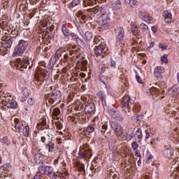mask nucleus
<instances>
[{
	"instance_id": "1",
	"label": "nucleus",
	"mask_w": 179,
	"mask_h": 179,
	"mask_svg": "<svg viewBox=\"0 0 179 179\" xmlns=\"http://www.w3.org/2000/svg\"><path fill=\"white\" fill-rule=\"evenodd\" d=\"M27 47H29V41L23 39L20 40L17 47L13 50V57L15 58L22 56L24 50H27Z\"/></svg>"
},
{
	"instance_id": "9",
	"label": "nucleus",
	"mask_w": 179,
	"mask_h": 179,
	"mask_svg": "<svg viewBox=\"0 0 179 179\" xmlns=\"http://www.w3.org/2000/svg\"><path fill=\"white\" fill-rule=\"evenodd\" d=\"M116 37L117 38L116 45H120L121 41H124V37H125V31L124 30V28L120 27L116 29Z\"/></svg>"
},
{
	"instance_id": "52",
	"label": "nucleus",
	"mask_w": 179,
	"mask_h": 179,
	"mask_svg": "<svg viewBox=\"0 0 179 179\" xmlns=\"http://www.w3.org/2000/svg\"><path fill=\"white\" fill-rule=\"evenodd\" d=\"M136 79L137 82H138V83H142V78H141V76L136 75Z\"/></svg>"
},
{
	"instance_id": "31",
	"label": "nucleus",
	"mask_w": 179,
	"mask_h": 179,
	"mask_svg": "<svg viewBox=\"0 0 179 179\" xmlns=\"http://www.w3.org/2000/svg\"><path fill=\"white\" fill-rule=\"evenodd\" d=\"M0 142L1 143H4L7 146H9V145H10V141H9V138H8L7 136L0 138Z\"/></svg>"
},
{
	"instance_id": "47",
	"label": "nucleus",
	"mask_w": 179,
	"mask_h": 179,
	"mask_svg": "<svg viewBox=\"0 0 179 179\" xmlns=\"http://www.w3.org/2000/svg\"><path fill=\"white\" fill-rule=\"evenodd\" d=\"M134 152L136 157H139V159H141L142 155H141V152H139V150H134Z\"/></svg>"
},
{
	"instance_id": "41",
	"label": "nucleus",
	"mask_w": 179,
	"mask_h": 179,
	"mask_svg": "<svg viewBox=\"0 0 179 179\" xmlns=\"http://www.w3.org/2000/svg\"><path fill=\"white\" fill-rule=\"evenodd\" d=\"M46 141H50V134L41 137V142H43V143H45Z\"/></svg>"
},
{
	"instance_id": "30",
	"label": "nucleus",
	"mask_w": 179,
	"mask_h": 179,
	"mask_svg": "<svg viewBox=\"0 0 179 179\" xmlns=\"http://www.w3.org/2000/svg\"><path fill=\"white\" fill-rule=\"evenodd\" d=\"M164 155L166 157H171V156H173V150L171 148H168L164 151Z\"/></svg>"
},
{
	"instance_id": "6",
	"label": "nucleus",
	"mask_w": 179,
	"mask_h": 179,
	"mask_svg": "<svg viewBox=\"0 0 179 179\" xmlns=\"http://www.w3.org/2000/svg\"><path fill=\"white\" fill-rule=\"evenodd\" d=\"M99 69H100V73H101L99 75V80H101V82L106 86V89H110L107 86L108 81L107 80V78H106V76L103 75V73H106V72H107V67H106V64H101L99 66Z\"/></svg>"
},
{
	"instance_id": "23",
	"label": "nucleus",
	"mask_w": 179,
	"mask_h": 179,
	"mask_svg": "<svg viewBox=\"0 0 179 179\" xmlns=\"http://www.w3.org/2000/svg\"><path fill=\"white\" fill-rule=\"evenodd\" d=\"M135 139H138V142H141V141H142V129H141V128H138L136 133H135Z\"/></svg>"
},
{
	"instance_id": "12",
	"label": "nucleus",
	"mask_w": 179,
	"mask_h": 179,
	"mask_svg": "<svg viewBox=\"0 0 179 179\" xmlns=\"http://www.w3.org/2000/svg\"><path fill=\"white\" fill-rule=\"evenodd\" d=\"M6 107H7V108H16V107L17 106V102H16V101H15L14 99H7L5 103H4Z\"/></svg>"
},
{
	"instance_id": "26",
	"label": "nucleus",
	"mask_w": 179,
	"mask_h": 179,
	"mask_svg": "<svg viewBox=\"0 0 179 179\" xmlns=\"http://www.w3.org/2000/svg\"><path fill=\"white\" fill-rule=\"evenodd\" d=\"M124 2L130 5L131 8H136V5H138V1L136 0H124Z\"/></svg>"
},
{
	"instance_id": "7",
	"label": "nucleus",
	"mask_w": 179,
	"mask_h": 179,
	"mask_svg": "<svg viewBox=\"0 0 179 179\" xmlns=\"http://www.w3.org/2000/svg\"><path fill=\"white\" fill-rule=\"evenodd\" d=\"M110 21V13H108V10H107V11L103 13L99 17V23L100 26H106V24H108Z\"/></svg>"
},
{
	"instance_id": "13",
	"label": "nucleus",
	"mask_w": 179,
	"mask_h": 179,
	"mask_svg": "<svg viewBox=\"0 0 179 179\" xmlns=\"http://www.w3.org/2000/svg\"><path fill=\"white\" fill-rule=\"evenodd\" d=\"M110 115H112L113 118H115V120H117V121L124 120V117H122V116L121 115V114H120V112L118 110H114L113 109H111L110 111Z\"/></svg>"
},
{
	"instance_id": "37",
	"label": "nucleus",
	"mask_w": 179,
	"mask_h": 179,
	"mask_svg": "<svg viewBox=\"0 0 179 179\" xmlns=\"http://www.w3.org/2000/svg\"><path fill=\"white\" fill-rule=\"evenodd\" d=\"M167 55H164L162 57H161V62L162 64H169V59L167 58Z\"/></svg>"
},
{
	"instance_id": "38",
	"label": "nucleus",
	"mask_w": 179,
	"mask_h": 179,
	"mask_svg": "<svg viewBox=\"0 0 179 179\" xmlns=\"http://www.w3.org/2000/svg\"><path fill=\"white\" fill-rule=\"evenodd\" d=\"M131 148L134 151L138 150V148H139V144L136 141H134L131 143Z\"/></svg>"
},
{
	"instance_id": "32",
	"label": "nucleus",
	"mask_w": 179,
	"mask_h": 179,
	"mask_svg": "<svg viewBox=\"0 0 179 179\" xmlns=\"http://www.w3.org/2000/svg\"><path fill=\"white\" fill-rule=\"evenodd\" d=\"M30 132V127L29 126H25L23 128V135L26 136V138H29V134Z\"/></svg>"
},
{
	"instance_id": "19",
	"label": "nucleus",
	"mask_w": 179,
	"mask_h": 179,
	"mask_svg": "<svg viewBox=\"0 0 179 179\" xmlns=\"http://www.w3.org/2000/svg\"><path fill=\"white\" fill-rule=\"evenodd\" d=\"M57 61H58L55 57H52L50 59V61L48 62V63L47 64H45V67L48 68V69H52V68H54V65H55V64H57Z\"/></svg>"
},
{
	"instance_id": "42",
	"label": "nucleus",
	"mask_w": 179,
	"mask_h": 179,
	"mask_svg": "<svg viewBox=\"0 0 179 179\" xmlns=\"http://www.w3.org/2000/svg\"><path fill=\"white\" fill-rule=\"evenodd\" d=\"M80 3V1L79 0H73L71 1V6L72 8H75V6H78Z\"/></svg>"
},
{
	"instance_id": "2",
	"label": "nucleus",
	"mask_w": 179,
	"mask_h": 179,
	"mask_svg": "<svg viewBox=\"0 0 179 179\" xmlns=\"http://www.w3.org/2000/svg\"><path fill=\"white\" fill-rule=\"evenodd\" d=\"M92 157V148L87 143H85L80 148L78 152V159H90Z\"/></svg>"
},
{
	"instance_id": "55",
	"label": "nucleus",
	"mask_w": 179,
	"mask_h": 179,
	"mask_svg": "<svg viewBox=\"0 0 179 179\" xmlns=\"http://www.w3.org/2000/svg\"><path fill=\"white\" fill-rule=\"evenodd\" d=\"M150 138V134L148 130H145V139H149Z\"/></svg>"
},
{
	"instance_id": "3",
	"label": "nucleus",
	"mask_w": 179,
	"mask_h": 179,
	"mask_svg": "<svg viewBox=\"0 0 179 179\" xmlns=\"http://www.w3.org/2000/svg\"><path fill=\"white\" fill-rule=\"evenodd\" d=\"M15 65L19 71H23V69H27V66L30 65V60L29 57L18 58L15 62Z\"/></svg>"
},
{
	"instance_id": "36",
	"label": "nucleus",
	"mask_w": 179,
	"mask_h": 179,
	"mask_svg": "<svg viewBox=\"0 0 179 179\" xmlns=\"http://www.w3.org/2000/svg\"><path fill=\"white\" fill-rule=\"evenodd\" d=\"M131 31L133 36H138V34H139V30H138V27H132Z\"/></svg>"
},
{
	"instance_id": "39",
	"label": "nucleus",
	"mask_w": 179,
	"mask_h": 179,
	"mask_svg": "<svg viewBox=\"0 0 179 179\" xmlns=\"http://www.w3.org/2000/svg\"><path fill=\"white\" fill-rule=\"evenodd\" d=\"M78 169L80 171H83V173H85V164H81V163H78L77 164Z\"/></svg>"
},
{
	"instance_id": "53",
	"label": "nucleus",
	"mask_w": 179,
	"mask_h": 179,
	"mask_svg": "<svg viewBox=\"0 0 179 179\" xmlns=\"http://www.w3.org/2000/svg\"><path fill=\"white\" fill-rule=\"evenodd\" d=\"M68 176H69V173H60L59 176L60 177H63V178H66V177H68Z\"/></svg>"
},
{
	"instance_id": "20",
	"label": "nucleus",
	"mask_w": 179,
	"mask_h": 179,
	"mask_svg": "<svg viewBox=\"0 0 179 179\" xmlns=\"http://www.w3.org/2000/svg\"><path fill=\"white\" fill-rule=\"evenodd\" d=\"M62 31L64 37H69V36H71V32L66 28V22H64L62 25Z\"/></svg>"
},
{
	"instance_id": "14",
	"label": "nucleus",
	"mask_w": 179,
	"mask_h": 179,
	"mask_svg": "<svg viewBox=\"0 0 179 179\" xmlns=\"http://www.w3.org/2000/svg\"><path fill=\"white\" fill-rule=\"evenodd\" d=\"M85 111L87 114H93V113L96 111V107L94 106V103H87L85 107Z\"/></svg>"
},
{
	"instance_id": "10",
	"label": "nucleus",
	"mask_w": 179,
	"mask_h": 179,
	"mask_svg": "<svg viewBox=\"0 0 179 179\" xmlns=\"http://www.w3.org/2000/svg\"><path fill=\"white\" fill-rule=\"evenodd\" d=\"M123 106H122V111H124L125 114H127V109H128V112L129 113V108H131V104H132L129 101V96H124L122 99Z\"/></svg>"
},
{
	"instance_id": "29",
	"label": "nucleus",
	"mask_w": 179,
	"mask_h": 179,
	"mask_svg": "<svg viewBox=\"0 0 179 179\" xmlns=\"http://www.w3.org/2000/svg\"><path fill=\"white\" fill-rule=\"evenodd\" d=\"M34 159L36 164H41V163H43V162H41V159H43V157H41L40 154L35 155Z\"/></svg>"
},
{
	"instance_id": "58",
	"label": "nucleus",
	"mask_w": 179,
	"mask_h": 179,
	"mask_svg": "<svg viewBox=\"0 0 179 179\" xmlns=\"http://www.w3.org/2000/svg\"><path fill=\"white\" fill-rule=\"evenodd\" d=\"M127 139H129V141H131V139H132V138H134V136H132V134H127Z\"/></svg>"
},
{
	"instance_id": "15",
	"label": "nucleus",
	"mask_w": 179,
	"mask_h": 179,
	"mask_svg": "<svg viewBox=\"0 0 179 179\" xmlns=\"http://www.w3.org/2000/svg\"><path fill=\"white\" fill-rule=\"evenodd\" d=\"M162 73H164V67L159 66L155 68L154 75L155 78H160Z\"/></svg>"
},
{
	"instance_id": "49",
	"label": "nucleus",
	"mask_w": 179,
	"mask_h": 179,
	"mask_svg": "<svg viewBox=\"0 0 179 179\" xmlns=\"http://www.w3.org/2000/svg\"><path fill=\"white\" fill-rule=\"evenodd\" d=\"M110 66L111 68L115 69V66H117V62L114 60H111Z\"/></svg>"
},
{
	"instance_id": "22",
	"label": "nucleus",
	"mask_w": 179,
	"mask_h": 179,
	"mask_svg": "<svg viewBox=\"0 0 179 179\" xmlns=\"http://www.w3.org/2000/svg\"><path fill=\"white\" fill-rule=\"evenodd\" d=\"M47 169V166H40L38 168V172L36 176H38L39 177H41V176H44L45 175V170Z\"/></svg>"
},
{
	"instance_id": "35",
	"label": "nucleus",
	"mask_w": 179,
	"mask_h": 179,
	"mask_svg": "<svg viewBox=\"0 0 179 179\" xmlns=\"http://www.w3.org/2000/svg\"><path fill=\"white\" fill-rule=\"evenodd\" d=\"M56 58V59H59L61 57H62V50H57L55 52V54L53 55Z\"/></svg>"
},
{
	"instance_id": "34",
	"label": "nucleus",
	"mask_w": 179,
	"mask_h": 179,
	"mask_svg": "<svg viewBox=\"0 0 179 179\" xmlns=\"http://www.w3.org/2000/svg\"><path fill=\"white\" fill-rule=\"evenodd\" d=\"M59 114H61V110H59V108H53V110L52 112V115H53V117H58Z\"/></svg>"
},
{
	"instance_id": "11",
	"label": "nucleus",
	"mask_w": 179,
	"mask_h": 179,
	"mask_svg": "<svg viewBox=\"0 0 179 179\" xmlns=\"http://www.w3.org/2000/svg\"><path fill=\"white\" fill-rule=\"evenodd\" d=\"M3 43H1V47L3 48H10L12 47V44H13V41H12V38H8L6 40H5V38H1Z\"/></svg>"
},
{
	"instance_id": "50",
	"label": "nucleus",
	"mask_w": 179,
	"mask_h": 179,
	"mask_svg": "<svg viewBox=\"0 0 179 179\" xmlns=\"http://www.w3.org/2000/svg\"><path fill=\"white\" fill-rule=\"evenodd\" d=\"M87 129L90 133H92L94 131V127L93 126H89Z\"/></svg>"
},
{
	"instance_id": "28",
	"label": "nucleus",
	"mask_w": 179,
	"mask_h": 179,
	"mask_svg": "<svg viewBox=\"0 0 179 179\" xmlns=\"http://www.w3.org/2000/svg\"><path fill=\"white\" fill-rule=\"evenodd\" d=\"M41 76L43 78V80H48L50 79V73L48 71H42Z\"/></svg>"
},
{
	"instance_id": "60",
	"label": "nucleus",
	"mask_w": 179,
	"mask_h": 179,
	"mask_svg": "<svg viewBox=\"0 0 179 179\" xmlns=\"http://www.w3.org/2000/svg\"><path fill=\"white\" fill-rule=\"evenodd\" d=\"M153 47H155V43L151 42L148 46V48H153Z\"/></svg>"
},
{
	"instance_id": "59",
	"label": "nucleus",
	"mask_w": 179,
	"mask_h": 179,
	"mask_svg": "<svg viewBox=\"0 0 179 179\" xmlns=\"http://www.w3.org/2000/svg\"><path fill=\"white\" fill-rule=\"evenodd\" d=\"M28 103L31 106L33 105V98H29L28 99Z\"/></svg>"
},
{
	"instance_id": "16",
	"label": "nucleus",
	"mask_w": 179,
	"mask_h": 179,
	"mask_svg": "<svg viewBox=\"0 0 179 179\" xmlns=\"http://www.w3.org/2000/svg\"><path fill=\"white\" fill-rule=\"evenodd\" d=\"M162 16L164 17L165 23H170L171 20H173V15H171V13H169L167 10L163 12Z\"/></svg>"
},
{
	"instance_id": "25",
	"label": "nucleus",
	"mask_w": 179,
	"mask_h": 179,
	"mask_svg": "<svg viewBox=\"0 0 179 179\" xmlns=\"http://www.w3.org/2000/svg\"><path fill=\"white\" fill-rule=\"evenodd\" d=\"M54 142H52V141H50L48 143H47L45 145V148L48 149V152H53L54 151Z\"/></svg>"
},
{
	"instance_id": "24",
	"label": "nucleus",
	"mask_w": 179,
	"mask_h": 179,
	"mask_svg": "<svg viewBox=\"0 0 179 179\" xmlns=\"http://www.w3.org/2000/svg\"><path fill=\"white\" fill-rule=\"evenodd\" d=\"M83 38L85 41H92V40H93V34L90 31H87L83 36Z\"/></svg>"
},
{
	"instance_id": "4",
	"label": "nucleus",
	"mask_w": 179,
	"mask_h": 179,
	"mask_svg": "<svg viewBox=\"0 0 179 179\" xmlns=\"http://www.w3.org/2000/svg\"><path fill=\"white\" fill-rule=\"evenodd\" d=\"M109 124L110 125L111 129H113L117 136H122V135L124 134V128H122V126H121V124H120L117 122L113 121H110Z\"/></svg>"
},
{
	"instance_id": "57",
	"label": "nucleus",
	"mask_w": 179,
	"mask_h": 179,
	"mask_svg": "<svg viewBox=\"0 0 179 179\" xmlns=\"http://www.w3.org/2000/svg\"><path fill=\"white\" fill-rule=\"evenodd\" d=\"M81 65H83V66H86V65H87V60H83L81 62Z\"/></svg>"
},
{
	"instance_id": "44",
	"label": "nucleus",
	"mask_w": 179,
	"mask_h": 179,
	"mask_svg": "<svg viewBox=\"0 0 179 179\" xmlns=\"http://www.w3.org/2000/svg\"><path fill=\"white\" fill-rule=\"evenodd\" d=\"M159 48H161L162 51H164V50L167 49V45H166L165 43H159Z\"/></svg>"
},
{
	"instance_id": "21",
	"label": "nucleus",
	"mask_w": 179,
	"mask_h": 179,
	"mask_svg": "<svg viewBox=\"0 0 179 179\" xmlns=\"http://www.w3.org/2000/svg\"><path fill=\"white\" fill-rule=\"evenodd\" d=\"M52 100H57V99H59L61 97V92L59 90H53L52 93L50 94Z\"/></svg>"
},
{
	"instance_id": "8",
	"label": "nucleus",
	"mask_w": 179,
	"mask_h": 179,
	"mask_svg": "<svg viewBox=\"0 0 179 179\" xmlns=\"http://www.w3.org/2000/svg\"><path fill=\"white\" fill-rule=\"evenodd\" d=\"M108 6L105 5H102L101 6H96L93 8L90 9V12L94 13V15H96V16H99V15H101V13H106L108 10Z\"/></svg>"
},
{
	"instance_id": "43",
	"label": "nucleus",
	"mask_w": 179,
	"mask_h": 179,
	"mask_svg": "<svg viewBox=\"0 0 179 179\" xmlns=\"http://www.w3.org/2000/svg\"><path fill=\"white\" fill-rule=\"evenodd\" d=\"M70 36H71L73 40H76V41H77V40L79 38V36L75 32H71Z\"/></svg>"
},
{
	"instance_id": "63",
	"label": "nucleus",
	"mask_w": 179,
	"mask_h": 179,
	"mask_svg": "<svg viewBox=\"0 0 179 179\" xmlns=\"http://www.w3.org/2000/svg\"><path fill=\"white\" fill-rule=\"evenodd\" d=\"M14 122L15 125H17L19 124V119H15Z\"/></svg>"
},
{
	"instance_id": "46",
	"label": "nucleus",
	"mask_w": 179,
	"mask_h": 179,
	"mask_svg": "<svg viewBox=\"0 0 179 179\" xmlns=\"http://www.w3.org/2000/svg\"><path fill=\"white\" fill-rule=\"evenodd\" d=\"M15 128L16 132H18V134H20V132H22V127H20V125L15 124Z\"/></svg>"
},
{
	"instance_id": "54",
	"label": "nucleus",
	"mask_w": 179,
	"mask_h": 179,
	"mask_svg": "<svg viewBox=\"0 0 179 179\" xmlns=\"http://www.w3.org/2000/svg\"><path fill=\"white\" fill-rule=\"evenodd\" d=\"M151 30L152 31H153V33H157V27L156 26H152L151 27Z\"/></svg>"
},
{
	"instance_id": "64",
	"label": "nucleus",
	"mask_w": 179,
	"mask_h": 179,
	"mask_svg": "<svg viewBox=\"0 0 179 179\" xmlns=\"http://www.w3.org/2000/svg\"><path fill=\"white\" fill-rule=\"evenodd\" d=\"M33 179H41V178H40V176H38V175H36V176L33 178Z\"/></svg>"
},
{
	"instance_id": "56",
	"label": "nucleus",
	"mask_w": 179,
	"mask_h": 179,
	"mask_svg": "<svg viewBox=\"0 0 179 179\" xmlns=\"http://www.w3.org/2000/svg\"><path fill=\"white\" fill-rule=\"evenodd\" d=\"M102 129L103 130H101V132H104V131H107V124H103Z\"/></svg>"
},
{
	"instance_id": "48",
	"label": "nucleus",
	"mask_w": 179,
	"mask_h": 179,
	"mask_svg": "<svg viewBox=\"0 0 179 179\" xmlns=\"http://www.w3.org/2000/svg\"><path fill=\"white\" fill-rule=\"evenodd\" d=\"M134 118H136L137 122H139L141 120H143V115H138L136 117L134 116Z\"/></svg>"
},
{
	"instance_id": "40",
	"label": "nucleus",
	"mask_w": 179,
	"mask_h": 179,
	"mask_svg": "<svg viewBox=\"0 0 179 179\" xmlns=\"http://www.w3.org/2000/svg\"><path fill=\"white\" fill-rule=\"evenodd\" d=\"M76 42L78 43V45L80 47H85L86 45V44L85 43L83 40L80 39V38H78V39L76 41Z\"/></svg>"
},
{
	"instance_id": "33",
	"label": "nucleus",
	"mask_w": 179,
	"mask_h": 179,
	"mask_svg": "<svg viewBox=\"0 0 179 179\" xmlns=\"http://www.w3.org/2000/svg\"><path fill=\"white\" fill-rule=\"evenodd\" d=\"M138 29L140 30H143V31H148L149 30V27H148L145 23H141L138 26Z\"/></svg>"
},
{
	"instance_id": "61",
	"label": "nucleus",
	"mask_w": 179,
	"mask_h": 179,
	"mask_svg": "<svg viewBox=\"0 0 179 179\" xmlns=\"http://www.w3.org/2000/svg\"><path fill=\"white\" fill-rule=\"evenodd\" d=\"M79 76L80 78H86V74L85 73H80Z\"/></svg>"
},
{
	"instance_id": "17",
	"label": "nucleus",
	"mask_w": 179,
	"mask_h": 179,
	"mask_svg": "<svg viewBox=\"0 0 179 179\" xmlns=\"http://www.w3.org/2000/svg\"><path fill=\"white\" fill-rule=\"evenodd\" d=\"M45 176H48V177H50V178H54V177H55V172H54V169H52L51 166H46Z\"/></svg>"
},
{
	"instance_id": "45",
	"label": "nucleus",
	"mask_w": 179,
	"mask_h": 179,
	"mask_svg": "<svg viewBox=\"0 0 179 179\" xmlns=\"http://www.w3.org/2000/svg\"><path fill=\"white\" fill-rule=\"evenodd\" d=\"M22 94L24 96V97H29V96H30V91L29 90H23L22 91Z\"/></svg>"
},
{
	"instance_id": "51",
	"label": "nucleus",
	"mask_w": 179,
	"mask_h": 179,
	"mask_svg": "<svg viewBox=\"0 0 179 179\" xmlns=\"http://www.w3.org/2000/svg\"><path fill=\"white\" fill-rule=\"evenodd\" d=\"M177 79L178 81V85H175L174 89H176V90H178V89H179V73H177Z\"/></svg>"
},
{
	"instance_id": "62",
	"label": "nucleus",
	"mask_w": 179,
	"mask_h": 179,
	"mask_svg": "<svg viewBox=\"0 0 179 179\" xmlns=\"http://www.w3.org/2000/svg\"><path fill=\"white\" fill-rule=\"evenodd\" d=\"M150 162H152V157H149L146 161L147 163H150Z\"/></svg>"
},
{
	"instance_id": "18",
	"label": "nucleus",
	"mask_w": 179,
	"mask_h": 179,
	"mask_svg": "<svg viewBox=\"0 0 179 179\" xmlns=\"http://www.w3.org/2000/svg\"><path fill=\"white\" fill-rule=\"evenodd\" d=\"M138 16L144 22H146L147 23H152V19H150V17L146 16V13L145 12H143L142 10H140L138 12Z\"/></svg>"
},
{
	"instance_id": "5",
	"label": "nucleus",
	"mask_w": 179,
	"mask_h": 179,
	"mask_svg": "<svg viewBox=\"0 0 179 179\" xmlns=\"http://www.w3.org/2000/svg\"><path fill=\"white\" fill-rule=\"evenodd\" d=\"M94 53L96 57H104L108 54V49L104 45H99L94 48Z\"/></svg>"
},
{
	"instance_id": "27",
	"label": "nucleus",
	"mask_w": 179,
	"mask_h": 179,
	"mask_svg": "<svg viewBox=\"0 0 179 179\" xmlns=\"http://www.w3.org/2000/svg\"><path fill=\"white\" fill-rule=\"evenodd\" d=\"M112 6L113 8H114V9H116L117 10V9H121V1L117 0L116 1L112 3Z\"/></svg>"
}]
</instances>
